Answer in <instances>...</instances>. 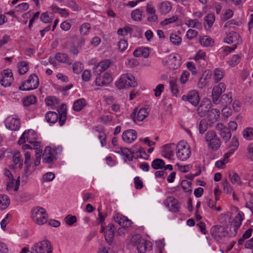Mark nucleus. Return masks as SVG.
Segmentation results:
<instances>
[{
  "instance_id": "nucleus-7",
  "label": "nucleus",
  "mask_w": 253,
  "mask_h": 253,
  "mask_svg": "<svg viewBox=\"0 0 253 253\" xmlns=\"http://www.w3.org/2000/svg\"><path fill=\"white\" fill-rule=\"evenodd\" d=\"M225 84L223 83H220L218 85L213 87L212 92V101L214 104L219 103L218 100L221 93L225 90Z\"/></svg>"
},
{
  "instance_id": "nucleus-15",
  "label": "nucleus",
  "mask_w": 253,
  "mask_h": 253,
  "mask_svg": "<svg viewBox=\"0 0 253 253\" xmlns=\"http://www.w3.org/2000/svg\"><path fill=\"white\" fill-rule=\"evenodd\" d=\"M116 84L117 86L119 89H123L128 87H134L137 86V83L136 81H133V82L131 83L128 82V83H127L126 78L125 77V76H124V77L121 78L119 80V81L117 82Z\"/></svg>"
},
{
  "instance_id": "nucleus-26",
  "label": "nucleus",
  "mask_w": 253,
  "mask_h": 253,
  "mask_svg": "<svg viewBox=\"0 0 253 253\" xmlns=\"http://www.w3.org/2000/svg\"><path fill=\"white\" fill-rule=\"evenodd\" d=\"M35 134V132L34 130L29 129L27 131H25L21 137L20 138L19 140H18V143L20 145L23 144L24 143L26 142V141H27V136L29 140H31L30 139V135Z\"/></svg>"
},
{
  "instance_id": "nucleus-53",
  "label": "nucleus",
  "mask_w": 253,
  "mask_h": 253,
  "mask_svg": "<svg viewBox=\"0 0 253 253\" xmlns=\"http://www.w3.org/2000/svg\"><path fill=\"white\" fill-rule=\"evenodd\" d=\"M51 7L53 12H58L63 16H67L69 14L68 12L65 9L60 8L55 5H52Z\"/></svg>"
},
{
  "instance_id": "nucleus-40",
  "label": "nucleus",
  "mask_w": 253,
  "mask_h": 253,
  "mask_svg": "<svg viewBox=\"0 0 253 253\" xmlns=\"http://www.w3.org/2000/svg\"><path fill=\"white\" fill-rule=\"evenodd\" d=\"M239 147V142L238 139L235 136H233L231 142V144L229 145L230 150L234 152Z\"/></svg>"
},
{
  "instance_id": "nucleus-3",
  "label": "nucleus",
  "mask_w": 253,
  "mask_h": 253,
  "mask_svg": "<svg viewBox=\"0 0 253 253\" xmlns=\"http://www.w3.org/2000/svg\"><path fill=\"white\" fill-rule=\"evenodd\" d=\"M176 155L181 161L186 160L189 158L191 152L190 147L184 141H180L176 146Z\"/></svg>"
},
{
  "instance_id": "nucleus-49",
  "label": "nucleus",
  "mask_w": 253,
  "mask_h": 253,
  "mask_svg": "<svg viewBox=\"0 0 253 253\" xmlns=\"http://www.w3.org/2000/svg\"><path fill=\"white\" fill-rule=\"evenodd\" d=\"M205 21L207 22V23L208 24L209 26L211 27L215 20L214 15L212 13H210L208 14L205 17Z\"/></svg>"
},
{
  "instance_id": "nucleus-11",
  "label": "nucleus",
  "mask_w": 253,
  "mask_h": 253,
  "mask_svg": "<svg viewBox=\"0 0 253 253\" xmlns=\"http://www.w3.org/2000/svg\"><path fill=\"white\" fill-rule=\"evenodd\" d=\"M212 104L211 102H202L198 107L197 111L199 116L202 117L208 114L211 109Z\"/></svg>"
},
{
  "instance_id": "nucleus-31",
  "label": "nucleus",
  "mask_w": 253,
  "mask_h": 253,
  "mask_svg": "<svg viewBox=\"0 0 253 253\" xmlns=\"http://www.w3.org/2000/svg\"><path fill=\"white\" fill-rule=\"evenodd\" d=\"M143 11L139 9H136L132 11L131 14L132 19L134 21H141Z\"/></svg>"
},
{
  "instance_id": "nucleus-5",
  "label": "nucleus",
  "mask_w": 253,
  "mask_h": 253,
  "mask_svg": "<svg viewBox=\"0 0 253 253\" xmlns=\"http://www.w3.org/2000/svg\"><path fill=\"white\" fill-rule=\"evenodd\" d=\"M210 232L212 237L216 241H219L228 234L225 228L220 225L212 226Z\"/></svg>"
},
{
  "instance_id": "nucleus-33",
  "label": "nucleus",
  "mask_w": 253,
  "mask_h": 253,
  "mask_svg": "<svg viewBox=\"0 0 253 253\" xmlns=\"http://www.w3.org/2000/svg\"><path fill=\"white\" fill-rule=\"evenodd\" d=\"M238 36V34L236 32L230 33L227 35L224 42L228 44H231L235 41Z\"/></svg>"
},
{
  "instance_id": "nucleus-16",
  "label": "nucleus",
  "mask_w": 253,
  "mask_h": 253,
  "mask_svg": "<svg viewBox=\"0 0 253 253\" xmlns=\"http://www.w3.org/2000/svg\"><path fill=\"white\" fill-rule=\"evenodd\" d=\"M26 84H29L31 83L33 84V85L28 86L26 88V90L29 91L37 88L39 85V81L38 76L33 74L30 76L29 79L25 82Z\"/></svg>"
},
{
  "instance_id": "nucleus-10",
  "label": "nucleus",
  "mask_w": 253,
  "mask_h": 253,
  "mask_svg": "<svg viewBox=\"0 0 253 253\" xmlns=\"http://www.w3.org/2000/svg\"><path fill=\"white\" fill-rule=\"evenodd\" d=\"M1 75V84L4 87L10 86L13 80L11 72L9 70H4L3 71Z\"/></svg>"
},
{
  "instance_id": "nucleus-9",
  "label": "nucleus",
  "mask_w": 253,
  "mask_h": 253,
  "mask_svg": "<svg viewBox=\"0 0 253 253\" xmlns=\"http://www.w3.org/2000/svg\"><path fill=\"white\" fill-rule=\"evenodd\" d=\"M114 220L122 228L131 226L132 222L127 217L120 213H116L114 216Z\"/></svg>"
},
{
  "instance_id": "nucleus-32",
  "label": "nucleus",
  "mask_w": 253,
  "mask_h": 253,
  "mask_svg": "<svg viewBox=\"0 0 253 253\" xmlns=\"http://www.w3.org/2000/svg\"><path fill=\"white\" fill-rule=\"evenodd\" d=\"M13 161L15 165L19 164V168L22 169L23 166V159L21 158L20 153L18 151L15 153L13 156Z\"/></svg>"
},
{
  "instance_id": "nucleus-39",
  "label": "nucleus",
  "mask_w": 253,
  "mask_h": 253,
  "mask_svg": "<svg viewBox=\"0 0 253 253\" xmlns=\"http://www.w3.org/2000/svg\"><path fill=\"white\" fill-rule=\"evenodd\" d=\"M243 136L247 139H252L253 138V129L251 127L246 128L243 131Z\"/></svg>"
},
{
  "instance_id": "nucleus-8",
  "label": "nucleus",
  "mask_w": 253,
  "mask_h": 253,
  "mask_svg": "<svg viewBox=\"0 0 253 253\" xmlns=\"http://www.w3.org/2000/svg\"><path fill=\"white\" fill-rule=\"evenodd\" d=\"M149 113V110L148 108H141L138 112L137 108H135L133 110L132 114L131 115V118L133 120V122H135L136 115L137 114L136 118L137 121H142L148 116Z\"/></svg>"
},
{
  "instance_id": "nucleus-20",
  "label": "nucleus",
  "mask_w": 253,
  "mask_h": 253,
  "mask_svg": "<svg viewBox=\"0 0 253 253\" xmlns=\"http://www.w3.org/2000/svg\"><path fill=\"white\" fill-rule=\"evenodd\" d=\"M171 4L168 1H163L159 5V9L161 14H166L169 13L171 10Z\"/></svg>"
},
{
  "instance_id": "nucleus-28",
  "label": "nucleus",
  "mask_w": 253,
  "mask_h": 253,
  "mask_svg": "<svg viewBox=\"0 0 253 253\" xmlns=\"http://www.w3.org/2000/svg\"><path fill=\"white\" fill-rule=\"evenodd\" d=\"M20 126V120L12 118L9 123V127L11 130H16L19 129Z\"/></svg>"
},
{
  "instance_id": "nucleus-59",
  "label": "nucleus",
  "mask_w": 253,
  "mask_h": 253,
  "mask_svg": "<svg viewBox=\"0 0 253 253\" xmlns=\"http://www.w3.org/2000/svg\"><path fill=\"white\" fill-rule=\"evenodd\" d=\"M102 77L103 78V80H104L105 84H106V85L113 81L112 75L111 73L109 72H106Z\"/></svg>"
},
{
  "instance_id": "nucleus-48",
  "label": "nucleus",
  "mask_w": 253,
  "mask_h": 253,
  "mask_svg": "<svg viewBox=\"0 0 253 253\" xmlns=\"http://www.w3.org/2000/svg\"><path fill=\"white\" fill-rule=\"evenodd\" d=\"M55 58L60 62H66L68 57L66 53H58L56 54Z\"/></svg>"
},
{
  "instance_id": "nucleus-45",
  "label": "nucleus",
  "mask_w": 253,
  "mask_h": 253,
  "mask_svg": "<svg viewBox=\"0 0 253 253\" xmlns=\"http://www.w3.org/2000/svg\"><path fill=\"white\" fill-rule=\"evenodd\" d=\"M170 40L171 42L175 45H179L181 42V38L174 34H171L170 36Z\"/></svg>"
},
{
  "instance_id": "nucleus-60",
  "label": "nucleus",
  "mask_w": 253,
  "mask_h": 253,
  "mask_svg": "<svg viewBox=\"0 0 253 253\" xmlns=\"http://www.w3.org/2000/svg\"><path fill=\"white\" fill-rule=\"evenodd\" d=\"M118 46L119 50L123 52L127 47V41L125 40H120Z\"/></svg>"
},
{
  "instance_id": "nucleus-14",
  "label": "nucleus",
  "mask_w": 253,
  "mask_h": 253,
  "mask_svg": "<svg viewBox=\"0 0 253 253\" xmlns=\"http://www.w3.org/2000/svg\"><path fill=\"white\" fill-rule=\"evenodd\" d=\"M152 243L145 239H141L136 246L139 253H145L146 251L151 249Z\"/></svg>"
},
{
  "instance_id": "nucleus-24",
  "label": "nucleus",
  "mask_w": 253,
  "mask_h": 253,
  "mask_svg": "<svg viewBox=\"0 0 253 253\" xmlns=\"http://www.w3.org/2000/svg\"><path fill=\"white\" fill-rule=\"evenodd\" d=\"M212 122H210L209 124L206 119L202 120L200 122L199 126V132L201 134H203L208 129L209 126H212Z\"/></svg>"
},
{
  "instance_id": "nucleus-64",
  "label": "nucleus",
  "mask_w": 253,
  "mask_h": 253,
  "mask_svg": "<svg viewBox=\"0 0 253 253\" xmlns=\"http://www.w3.org/2000/svg\"><path fill=\"white\" fill-rule=\"evenodd\" d=\"M135 187L137 189H141L143 186L142 181L138 176L135 177L134 179Z\"/></svg>"
},
{
  "instance_id": "nucleus-44",
  "label": "nucleus",
  "mask_w": 253,
  "mask_h": 253,
  "mask_svg": "<svg viewBox=\"0 0 253 253\" xmlns=\"http://www.w3.org/2000/svg\"><path fill=\"white\" fill-rule=\"evenodd\" d=\"M229 177L232 184H238L240 183V177L236 172H233V174H229Z\"/></svg>"
},
{
  "instance_id": "nucleus-46",
  "label": "nucleus",
  "mask_w": 253,
  "mask_h": 253,
  "mask_svg": "<svg viewBox=\"0 0 253 253\" xmlns=\"http://www.w3.org/2000/svg\"><path fill=\"white\" fill-rule=\"evenodd\" d=\"M83 68L82 64L79 62L75 63L73 65V72L77 74H79L82 72Z\"/></svg>"
},
{
  "instance_id": "nucleus-1",
  "label": "nucleus",
  "mask_w": 253,
  "mask_h": 253,
  "mask_svg": "<svg viewBox=\"0 0 253 253\" xmlns=\"http://www.w3.org/2000/svg\"><path fill=\"white\" fill-rule=\"evenodd\" d=\"M30 214L32 221L39 225H42L47 222L48 215L46 210L42 207H34Z\"/></svg>"
},
{
  "instance_id": "nucleus-43",
  "label": "nucleus",
  "mask_w": 253,
  "mask_h": 253,
  "mask_svg": "<svg viewBox=\"0 0 253 253\" xmlns=\"http://www.w3.org/2000/svg\"><path fill=\"white\" fill-rule=\"evenodd\" d=\"M90 29V25L88 23H84L80 27V32L81 35H86Z\"/></svg>"
},
{
  "instance_id": "nucleus-36",
  "label": "nucleus",
  "mask_w": 253,
  "mask_h": 253,
  "mask_svg": "<svg viewBox=\"0 0 253 253\" xmlns=\"http://www.w3.org/2000/svg\"><path fill=\"white\" fill-rule=\"evenodd\" d=\"M45 102L47 106H53L60 103L59 100L54 96L47 97L45 99Z\"/></svg>"
},
{
  "instance_id": "nucleus-47",
  "label": "nucleus",
  "mask_w": 253,
  "mask_h": 253,
  "mask_svg": "<svg viewBox=\"0 0 253 253\" xmlns=\"http://www.w3.org/2000/svg\"><path fill=\"white\" fill-rule=\"evenodd\" d=\"M242 216L240 213H238L236 216L235 217L234 219V226L238 229L242 223V221L243 220Z\"/></svg>"
},
{
  "instance_id": "nucleus-13",
  "label": "nucleus",
  "mask_w": 253,
  "mask_h": 253,
  "mask_svg": "<svg viewBox=\"0 0 253 253\" xmlns=\"http://www.w3.org/2000/svg\"><path fill=\"white\" fill-rule=\"evenodd\" d=\"M137 138V133L133 129H128L123 133L122 139L127 143H131Z\"/></svg>"
},
{
  "instance_id": "nucleus-17",
  "label": "nucleus",
  "mask_w": 253,
  "mask_h": 253,
  "mask_svg": "<svg viewBox=\"0 0 253 253\" xmlns=\"http://www.w3.org/2000/svg\"><path fill=\"white\" fill-rule=\"evenodd\" d=\"M42 157L43 161L47 163H50L55 160V157H53L51 148L50 146L45 148Z\"/></svg>"
},
{
  "instance_id": "nucleus-42",
  "label": "nucleus",
  "mask_w": 253,
  "mask_h": 253,
  "mask_svg": "<svg viewBox=\"0 0 253 253\" xmlns=\"http://www.w3.org/2000/svg\"><path fill=\"white\" fill-rule=\"evenodd\" d=\"M177 204L178 200L172 196L168 197L165 201V206H176Z\"/></svg>"
},
{
  "instance_id": "nucleus-61",
  "label": "nucleus",
  "mask_w": 253,
  "mask_h": 253,
  "mask_svg": "<svg viewBox=\"0 0 253 253\" xmlns=\"http://www.w3.org/2000/svg\"><path fill=\"white\" fill-rule=\"evenodd\" d=\"M221 100L224 101L226 104L231 103L232 101V98L231 94H224L221 96Z\"/></svg>"
},
{
  "instance_id": "nucleus-37",
  "label": "nucleus",
  "mask_w": 253,
  "mask_h": 253,
  "mask_svg": "<svg viewBox=\"0 0 253 253\" xmlns=\"http://www.w3.org/2000/svg\"><path fill=\"white\" fill-rule=\"evenodd\" d=\"M169 84L171 92L174 95L177 96V93H178V89L177 87L176 79L170 81Z\"/></svg>"
},
{
  "instance_id": "nucleus-6",
  "label": "nucleus",
  "mask_w": 253,
  "mask_h": 253,
  "mask_svg": "<svg viewBox=\"0 0 253 253\" xmlns=\"http://www.w3.org/2000/svg\"><path fill=\"white\" fill-rule=\"evenodd\" d=\"M182 99L184 101H188L193 106H196L199 104L200 99L198 92L194 90L189 91L186 95H183Z\"/></svg>"
},
{
  "instance_id": "nucleus-2",
  "label": "nucleus",
  "mask_w": 253,
  "mask_h": 253,
  "mask_svg": "<svg viewBox=\"0 0 253 253\" xmlns=\"http://www.w3.org/2000/svg\"><path fill=\"white\" fill-rule=\"evenodd\" d=\"M52 251L50 242L48 240H43L32 247L31 253H52Z\"/></svg>"
},
{
  "instance_id": "nucleus-19",
  "label": "nucleus",
  "mask_w": 253,
  "mask_h": 253,
  "mask_svg": "<svg viewBox=\"0 0 253 253\" xmlns=\"http://www.w3.org/2000/svg\"><path fill=\"white\" fill-rule=\"evenodd\" d=\"M114 231H109V230L105 231V227L103 225V223L101 224V232H104L105 239L109 245H111L113 242Z\"/></svg>"
},
{
  "instance_id": "nucleus-18",
  "label": "nucleus",
  "mask_w": 253,
  "mask_h": 253,
  "mask_svg": "<svg viewBox=\"0 0 253 253\" xmlns=\"http://www.w3.org/2000/svg\"><path fill=\"white\" fill-rule=\"evenodd\" d=\"M59 114V124L62 126L64 125L67 118V108L65 104H62L59 109H57Z\"/></svg>"
},
{
  "instance_id": "nucleus-25",
  "label": "nucleus",
  "mask_w": 253,
  "mask_h": 253,
  "mask_svg": "<svg viewBox=\"0 0 253 253\" xmlns=\"http://www.w3.org/2000/svg\"><path fill=\"white\" fill-rule=\"evenodd\" d=\"M220 135L225 142H227L231 137V131L228 127H223V128L220 130Z\"/></svg>"
},
{
  "instance_id": "nucleus-4",
  "label": "nucleus",
  "mask_w": 253,
  "mask_h": 253,
  "mask_svg": "<svg viewBox=\"0 0 253 253\" xmlns=\"http://www.w3.org/2000/svg\"><path fill=\"white\" fill-rule=\"evenodd\" d=\"M206 141L208 142V146L212 150H217L220 146V141L213 130L208 131L206 134Z\"/></svg>"
},
{
  "instance_id": "nucleus-34",
  "label": "nucleus",
  "mask_w": 253,
  "mask_h": 253,
  "mask_svg": "<svg viewBox=\"0 0 253 253\" xmlns=\"http://www.w3.org/2000/svg\"><path fill=\"white\" fill-rule=\"evenodd\" d=\"M36 101V98L34 95H29L23 100V103L25 106H29L34 104Z\"/></svg>"
},
{
  "instance_id": "nucleus-41",
  "label": "nucleus",
  "mask_w": 253,
  "mask_h": 253,
  "mask_svg": "<svg viewBox=\"0 0 253 253\" xmlns=\"http://www.w3.org/2000/svg\"><path fill=\"white\" fill-rule=\"evenodd\" d=\"M19 72L20 74L23 75L28 71V63L26 61H22L19 66Z\"/></svg>"
},
{
  "instance_id": "nucleus-52",
  "label": "nucleus",
  "mask_w": 253,
  "mask_h": 253,
  "mask_svg": "<svg viewBox=\"0 0 253 253\" xmlns=\"http://www.w3.org/2000/svg\"><path fill=\"white\" fill-rule=\"evenodd\" d=\"M10 202V199L7 195H3L0 196V205L1 206H9Z\"/></svg>"
},
{
  "instance_id": "nucleus-56",
  "label": "nucleus",
  "mask_w": 253,
  "mask_h": 253,
  "mask_svg": "<svg viewBox=\"0 0 253 253\" xmlns=\"http://www.w3.org/2000/svg\"><path fill=\"white\" fill-rule=\"evenodd\" d=\"M29 8V4L27 3L23 2L19 4L15 7V9L18 12H22L27 10Z\"/></svg>"
},
{
  "instance_id": "nucleus-54",
  "label": "nucleus",
  "mask_w": 253,
  "mask_h": 253,
  "mask_svg": "<svg viewBox=\"0 0 253 253\" xmlns=\"http://www.w3.org/2000/svg\"><path fill=\"white\" fill-rule=\"evenodd\" d=\"M206 54L204 52L199 51L195 57L196 61L200 62L201 60L206 61Z\"/></svg>"
},
{
  "instance_id": "nucleus-62",
  "label": "nucleus",
  "mask_w": 253,
  "mask_h": 253,
  "mask_svg": "<svg viewBox=\"0 0 253 253\" xmlns=\"http://www.w3.org/2000/svg\"><path fill=\"white\" fill-rule=\"evenodd\" d=\"M164 89V85L162 84H158L155 89H154L155 96L156 97H158L160 96L161 93L163 91Z\"/></svg>"
},
{
  "instance_id": "nucleus-50",
  "label": "nucleus",
  "mask_w": 253,
  "mask_h": 253,
  "mask_svg": "<svg viewBox=\"0 0 253 253\" xmlns=\"http://www.w3.org/2000/svg\"><path fill=\"white\" fill-rule=\"evenodd\" d=\"M27 141L32 145L33 149L36 150V151L38 150H42L41 147V143L39 141H34L31 140H29L27 137Z\"/></svg>"
},
{
  "instance_id": "nucleus-58",
  "label": "nucleus",
  "mask_w": 253,
  "mask_h": 253,
  "mask_svg": "<svg viewBox=\"0 0 253 253\" xmlns=\"http://www.w3.org/2000/svg\"><path fill=\"white\" fill-rule=\"evenodd\" d=\"M99 64V67L102 66L103 70H106L108 69L112 64V62L109 60H105L98 63Z\"/></svg>"
},
{
  "instance_id": "nucleus-35",
  "label": "nucleus",
  "mask_w": 253,
  "mask_h": 253,
  "mask_svg": "<svg viewBox=\"0 0 253 253\" xmlns=\"http://www.w3.org/2000/svg\"><path fill=\"white\" fill-rule=\"evenodd\" d=\"M65 222L68 225L71 226L76 223L77 221V217L75 215L68 214L64 218Z\"/></svg>"
},
{
  "instance_id": "nucleus-38",
  "label": "nucleus",
  "mask_w": 253,
  "mask_h": 253,
  "mask_svg": "<svg viewBox=\"0 0 253 253\" xmlns=\"http://www.w3.org/2000/svg\"><path fill=\"white\" fill-rule=\"evenodd\" d=\"M121 150L122 154L126 156V157L129 161H131L133 160V156L132 154L131 151L126 148H121Z\"/></svg>"
},
{
  "instance_id": "nucleus-22",
  "label": "nucleus",
  "mask_w": 253,
  "mask_h": 253,
  "mask_svg": "<svg viewBox=\"0 0 253 253\" xmlns=\"http://www.w3.org/2000/svg\"><path fill=\"white\" fill-rule=\"evenodd\" d=\"M86 105V101L84 98H81L75 101L73 104V109L74 111L79 112L82 110Z\"/></svg>"
},
{
  "instance_id": "nucleus-27",
  "label": "nucleus",
  "mask_w": 253,
  "mask_h": 253,
  "mask_svg": "<svg viewBox=\"0 0 253 253\" xmlns=\"http://www.w3.org/2000/svg\"><path fill=\"white\" fill-rule=\"evenodd\" d=\"M165 162L162 159L157 158L153 161L151 166L154 169H159L163 168Z\"/></svg>"
},
{
  "instance_id": "nucleus-30",
  "label": "nucleus",
  "mask_w": 253,
  "mask_h": 253,
  "mask_svg": "<svg viewBox=\"0 0 253 253\" xmlns=\"http://www.w3.org/2000/svg\"><path fill=\"white\" fill-rule=\"evenodd\" d=\"M181 187L187 193L191 194L192 190L191 189L192 183L190 181H188L187 180H183L181 182Z\"/></svg>"
},
{
  "instance_id": "nucleus-57",
  "label": "nucleus",
  "mask_w": 253,
  "mask_h": 253,
  "mask_svg": "<svg viewBox=\"0 0 253 253\" xmlns=\"http://www.w3.org/2000/svg\"><path fill=\"white\" fill-rule=\"evenodd\" d=\"M241 57L239 55H234L229 61V64L231 66H235L238 64L240 61Z\"/></svg>"
},
{
  "instance_id": "nucleus-55",
  "label": "nucleus",
  "mask_w": 253,
  "mask_h": 253,
  "mask_svg": "<svg viewBox=\"0 0 253 253\" xmlns=\"http://www.w3.org/2000/svg\"><path fill=\"white\" fill-rule=\"evenodd\" d=\"M214 75V79L216 82H218L220 81L223 77L222 71L218 69L215 70Z\"/></svg>"
},
{
  "instance_id": "nucleus-12",
  "label": "nucleus",
  "mask_w": 253,
  "mask_h": 253,
  "mask_svg": "<svg viewBox=\"0 0 253 253\" xmlns=\"http://www.w3.org/2000/svg\"><path fill=\"white\" fill-rule=\"evenodd\" d=\"M180 56L177 54H171L168 56L167 62L172 69H176L180 65Z\"/></svg>"
},
{
  "instance_id": "nucleus-21",
  "label": "nucleus",
  "mask_w": 253,
  "mask_h": 253,
  "mask_svg": "<svg viewBox=\"0 0 253 253\" xmlns=\"http://www.w3.org/2000/svg\"><path fill=\"white\" fill-rule=\"evenodd\" d=\"M45 119L49 123L54 124L59 120V115L53 111H48L45 115Z\"/></svg>"
},
{
  "instance_id": "nucleus-29",
  "label": "nucleus",
  "mask_w": 253,
  "mask_h": 253,
  "mask_svg": "<svg viewBox=\"0 0 253 253\" xmlns=\"http://www.w3.org/2000/svg\"><path fill=\"white\" fill-rule=\"evenodd\" d=\"M200 42L201 44L205 46H212L213 43V41L211 38L204 36L200 38Z\"/></svg>"
},
{
  "instance_id": "nucleus-51",
  "label": "nucleus",
  "mask_w": 253,
  "mask_h": 253,
  "mask_svg": "<svg viewBox=\"0 0 253 253\" xmlns=\"http://www.w3.org/2000/svg\"><path fill=\"white\" fill-rule=\"evenodd\" d=\"M185 24L189 27L198 28L201 26V23L196 20H189L185 22Z\"/></svg>"
},
{
  "instance_id": "nucleus-23",
  "label": "nucleus",
  "mask_w": 253,
  "mask_h": 253,
  "mask_svg": "<svg viewBox=\"0 0 253 253\" xmlns=\"http://www.w3.org/2000/svg\"><path fill=\"white\" fill-rule=\"evenodd\" d=\"M208 117L209 118V121H217L220 116V111L216 109H211L208 113Z\"/></svg>"
},
{
  "instance_id": "nucleus-63",
  "label": "nucleus",
  "mask_w": 253,
  "mask_h": 253,
  "mask_svg": "<svg viewBox=\"0 0 253 253\" xmlns=\"http://www.w3.org/2000/svg\"><path fill=\"white\" fill-rule=\"evenodd\" d=\"M51 19L47 12L42 13L41 16V20L45 23L50 22Z\"/></svg>"
}]
</instances>
